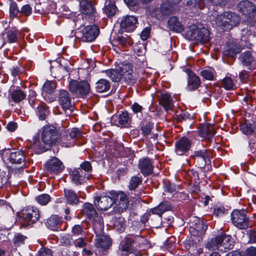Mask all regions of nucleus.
Masks as SVG:
<instances>
[{"label": "nucleus", "mask_w": 256, "mask_h": 256, "mask_svg": "<svg viewBox=\"0 0 256 256\" xmlns=\"http://www.w3.org/2000/svg\"><path fill=\"white\" fill-rule=\"evenodd\" d=\"M60 132L54 126L47 124L42 126L40 141L39 134L33 137V148L38 154L43 153L51 149L62 138Z\"/></svg>", "instance_id": "f257e3e1"}, {"label": "nucleus", "mask_w": 256, "mask_h": 256, "mask_svg": "<svg viewBox=\"0 0 256 256\" xmlns=\"http://www.w3.org/2000/svg\"><path fill=\"white\" fill-rule=\"evenodd\" d=\"M210 20L213 26L228 30L240 23V18L237 14L231 12H225L220 14H218L215 12L210 16Z\"/></svg>", "instance_id": "f03ea898"}, {"label": "nucleus", "mask_w": 256, "mask_h": 256, "mask_svg": "<svg viewBox=\"0 0 256 256\" xmlns=\"http://www.w3.org/2000/svg\"><path fill=\"white\" fill-rule=\"evenodd\" d=\"M40 216L38 208L28 206L16 212V220L20 229H29L39 220Z\"/></svg>", "instance_id": "7ed1b4c3"}, {"label": "nucleus", "mask_w": 256, "mask_h": 256, "mask_svg": "<svg viewBox=\"0 0 256 256\" xmlns=\"http://www.w3.org/2000/svg\"><path fill=\"white\" fill-rule=\"evenodd\" d=\"M234 244L230 236L222 233L208 240L205 247L210 251L220 250L226 252L233 248Z\"/></svg>", "instance_id": "20e7f679"}, {"label": "nucleus", "mask_w": 256, "mask_h": 256, "mask_svg": "<svg viewBox=\"0 0 256 256\" xmlns=\"http://www.w3.org/2000/svg\"><path fill=\"white\" fill-rule=\"evenodd\" d=\"M98 226L93 228L96 237L94 244L98 256H104L108 254L112 242L110 236L104 234V224Z\"/></svg>", "instance_id": "39448f33"}, {"label": "nucleus", "mask_w": 256, "mask_h": 256, "mask_svg": "<svg viewBox=\"0 0 256 256\" xmlns=\"http://www.w3.org/2000/svg\"><path fill=\"white\" fill-rule=\"evenodd\" d=\"M186 38L196 42L205 43L210 40V32L202 26H190L186 34Z\"/></svg>", "instance_id": "423d86ee"}, {"label": "nucleus", "mask_w": 256, "mask_h": 256, "mask_svg": "<svg viewBox=\"0 0 256 256\" xmlns=\"http://www.w3.org/2000/svg\"><path fill=\"white\" fill-rule=\"evenodd\" d=\"M80 214L85 218L86 220L90 221L92 224V228L98 226V225L104 224L102 219L98 216L94 204L85 202L82 206Z\"/></svg>", "instance_id": "0eeeda50"}, {"label": "nucleus", "mask_w": 256, "mask_h": 256, "mask_svg": "<svg viewBox=\"0 0 256 256\" xmlns=\"http://www.w3.org/2000/svg\"><path fill=\"white\" fill-rule=\"evenodd\" d=\"M114 64L115 68L113 69V82H119L122 78L128 82H132L134 80L130 64L116 62Z\"/></svg>", "instance_id": "6e6552de"}, {"label": "nucleus", "mask_w": 256, "mask_h": 256, "mask_svg": "<svg viewBox=\"0 0 256 256\" xmlns=\"http://www.w3.org/2000/svg\"><path fill=\"white\" fill-rule=\"evenodd\" d=\"M100 34V28L96 24L88 25L78 28L76 32V38L82 42L94 41Z\"/></svg>", "instance_id": "1a4fd4ad"}, {"label": "nucleus", "mask_w": 256, "mask_h": 256, "mask_svg": "<svg viewBox=\"0 0 256 256\" xmlns=\"http://www.w3.org/2000/svg\"><path fill=\"white\" fill-rule=\"evenodd\" d=\"M70 91L78 98H86L90 91V86L87 80H72L69 82Z\"/></svg>", "instance_id": "9d476101"}, {"label": "nucleus", "mask_w": 256, "mask_h": 256, "mask_svg": "<svg viewBox=\"0 0 256 256\" xmlns=\"http://www.w3.org/2000/svg\"><path fill=\"white\" fill-rule=\"evenodd\" d=\"M96 3L92 0H80V11L86 18H88L90 22H95L96 10Z\"/></svg>", "instance_id": "9b49d317"}, {"label": "nucleus", "mask_w": 256, "mask_h": 256, "mask_svg": "<svg viewBox=\"0 0 256 256\" xmlns=\"http://www.w3.org/2000/svg\"><path fill=\"white\" fill-rule=\"evenodd\" d=\"M128 204V198L124 192H113V211L118 213L125 212Z\"/></svg>", "instance_id": "f8f14e48"}, {"label": "nucleus", "mask_w": 256, "mask_h": 256, "mask_svg": "<svg viewBox=\"0 0 256 256\" xmlns=\"http://www.w3.org/2000/svg\"><path fill=\"white\" fill-rule=\"evenodd\" d=\"M109 194L110 196L102 193L94 197V204L98 210L106 211L112 206V191Z\"/></svg>", "instance_id": "ddd939ff"}, {"label": "nucleus", "mask_w": 256, "mask_h": 256, "mask_svg": "<svg viewBox=\"0 0 256 256\" xmlns=\"http://www.w3.org/2000/svg\"><path fill=\"white\" fill-rule=\"evenodd\" d=\"M232 222L234 226L241 230L248 227L249 219L244 210H234L231 214Z\"/></svg>", "instance_id": "4468645a"}, {"label": "nucleus", "mask_w": 256, "mask_h": 256, "mask_svg": "<svg viewBox=\"0 0 256 256\" xmlns=\"http://www.w3.org/2000/svg\"><path fill=\"white\" fill-rule=\"evenodd\" d=\"M64 166L62 161L56 156L48 160L44 165V170L50 174H58L64 170Z\"/></svg>", "instance_id": "2eb2a0df"}, {"label": "nucleus", "mask_w": 256, "mask_h": 256, "mask_svg": "<svg viewBox=\"0 0 256 256\" xmlns=\"http://www.w3.org/2000/svg\"><path fill=\"white\" fill-rule=\"evenodd\" d=\"M45 224L48 228L53 231L65 230L68 227L67 222L62 220V218L56 214H52L48 218Z\"/></svg>", "instance_id": "dca6fc26"}, {"label": "nucleus", "mask_w": 256, "mask_h": 256, "mask_svg": "<svg viewBox=\"0 0 256 256\" xmlns=\"http://www.w3.org/2000/svg\"><path fill=\"white\" fill-rule=\"evenodd\" d=\"M111 133L104 132L103 134L105 136L102 138L103 144L104 148L102 152V156L104 160L108 162L110 168L112 166V136L110 135Z\"/></svg>", "instance_id": "f3484780"}, {"label": "nucleus", "mask_w": 256, "mask_h": 256, "mask_svg": "<svg viewBox=\"0 0 256 256\" xmlns=\"http://www.w3.org/2000/svg\"><path fill=\"white\" fill-rule=\"evenodd\" d=\"M238 8L240 12L248 18L254 16L256 12V6L249 0L240 2L238 4Z\"/></svg>", "instance_id": "a211bd4d"}, {"label": "nucleus", "mask_w": 256, "mask_h": 256, "mask_svg": "<svg viewBox=\"0 0 256 256\" xmlns=\"http://www.w3.org/2000/svg\"><path fill=\"white\" fill-rule=\"evenodd\" d=\"M58 104L64 111L71 110L72 108V98L67 90H60L58 93Z\"/></svg>", "instance_id": "6ab92c4d"}, {"label": "nucleus", "mask_w": 256, "mask_h": 256, "mask_svg": "<svg viewBox=\"0 0 256 256\" xmlns=\"http://www.w3.org/2000/svg\"><path fill=\"white\" fill-rule=\"evenodd\" d=\"M199 133L200 136L206 140V146H208L215 134V130L212 124L207 123L200 125Z\"/></svg>", "instance_id": "aec40b11"}, {"label": "nucleus", "mask_w": 256, "mask_h": 256, "mask_svg": "<svg viewBox=\"0 0 256 256\" xmlns=\"http://www.w3.org/2000/svg\"><path fill=\"white\" fill-rule=\"evenodd\" d=\"M210 151L206 149L195 150L193 152L191 158L198 163V166L202 168L206 164V160L210 157Z\"/></svg>", "instance_id": "412c9836"}, {"label": "nucleus", "mask_w": 256, "mask_h": 256, "mask_svg": "<svg viewBox=\"0 0 256 256\" xmlns=\"http://www.w3.org/2000/svg\"><path fill=\"white\" fill-rule=\"evenodd\" d=\"M192 141L186 137H182L175 144V152L178 156L184 155L190 148Z\"/></svg>", "instance_id": "4be33fe9"}, {"label": "nucleus", "mask_w": 256, "mask_h": 256, "mask_svg": "<svg viewBox=\"0 0 256 256\" xmlns=\"http://www.w3.org/2000/svg\"><path fill=\"white\" fill-rule=\"evenodd\" d=\"M64 198L66 204L73 206H77L80 202L78 194L70 188L64 189Z\"/></svg>", "instance_id": "5701e85b"}, {"label": "nucleus", "mask_w": 256, "mask_h": 256, "mask_svg": "<svg viewBox=\"0 0 256 256\" xmlns=\"http://www.w3.org/2000/svg\"><path fill=\"white\" fill-rule=\"evenodd\" d=\"M68 172L72 182L76 186L82 184L84 182L86 177L88 176H86L85 172L80 170V168H70Z\"/></svg>", "instance_id": "b1692460"}, {"label": "nucleus", "mask_w": 256, "mask_h": 256, "mask_svg": "<svg viewBox=\"0 0 256 256\" xmlns=\"http://www.w3.org/2000/svg\"><path fill=\"white\" fill-rule=\"evenodd\" d=\"M137 18L134 16H127L124 18L120 23V28L126 32H132L136 28Z\"/></svg>", "instance_id": "393cba45"}, {"label": "nucleus", "mask_w": 256, "mask_h": 256, "mask_svg": "<svg viewBox=\"0 0 256 256\" xmlns=\"http://www.w3.org/2000/svg\"><path fill=\"white\" fill-rule=\"evenodd\" d=\"M138 167L144 176L151 174L153 172L152 163L150 160L147 157L140 160Z\"/></svg>", "instance_id": "a878e982"}, {"label": "nucleus", "mask_w": 256, "mask_h": 256, "mask_svg": "<svg viewBox=\"0 0 256 256\" xmlns=\"http://www.w3.org/2000/svg\"><path fill=\"white\" fill-rule=\"evenodd\" d=\"M242 64L246 66H250L252 68H256V55L253 56L250 52L242 53L239 58Z\"/></svg>", "instance_id": "bb28decb"}, {"label": "nucleus", "mask_w": 256, "mask_h": 256, "mask_svg": "<svg viewBox=\"0 0 256 256\" xmlns=\"http://www.w3.org/2000/svg\"><path fill=\"white\" fill-rule=\"evenodd\" d=\"M26 156L22 150L9 152L8 160L12 164H20L26 162Z\"/></svg>", "instance_id": "cd10ccee"}, {"label": "nucleus", "mask_w": 256, "mask_h": 256, "mask_svg": "<svg viewBox=\"0 0 256 256\" xmlns=\"http://www.w3.org/2000/svg\"><path fill=\"white\" fill-rule=\"evenodd\" d=\"M12 177L10 170L8 167L0 169V188H8L11 184L10 179Z\"/></svg>", "instance_id": "c85d7f7f"}, {"label": "nucleus", "mask_w": 256, "mask_h": 256, "mask_svg": "<svg viewBox=\"0 0 256 256\" xmlns=\"http://www.w3.org/2000/svg\"><path fill=\"white\" fill-rule=\"evenodd\" d=\"M159 102L166 111L172 110L174 106V101L170 94L168 92L160 94L159 96Z\"/></svg>", "instance_id": "c756f323"}, {"label": "nucleus", "mask_w": 256, "mask_h": 256, "mask_svg": "<svg viewBox=\"0 0 256 256\" xmlns=\"http://www.w3.org/2000/svg\"><path fill=\"white\" fill-rule=\"evenodd\" d=\"M8 96L9 102L12 100L16 103H19L26 98V95L20 88L18 87L9 92Z\"/></svg>", "instance_id": "7c9ffc66"}, {"label": "nucleus", "mask_w": 256, "mask_h": 256, "mask_svg": "<svg viewBox=\"0 0 256 256\" xmlns=\"http://www.w3.org/2000/svg\"><path fill=\"white\" fill-rule=\"evenodd\" d=\"M36 114L39 120L42 121L46 120L47 116L50 114V112L47 104L40 102L36 108Z\"/></svg>", "instance_id": "2f4dec72"}, {"label": "nucleus", "mask_w": 256, "mask_h": 256, "mask_svg": "<svg viewBox=\"0 0 256 256\" xmlns=\"http://www.w3.org/2000/svg\"><path fill=\"white\" fill-rule=\"evenodd\" d=\"M30 66L28 68L20 64L19 62L17 64L12 66L9 68L10 74L12 77L16 78L20 77L22 74H24L26 70H30Z\"/></svg>", "instance_id": "473e14b6"}, {"label": "nucleus", "mask_w": 256, "mask_h": 256, "mask_svg": "<svg viewBox=\"0 0 256 256\" xmlns=\"http://www.w3.org/2000/svg\"><path fill=\"white\" fill-rule=\"evenodd\" d=\"M188 74V90L191 91L196 90L200 84V78L192 72H189Z\"/></svg>", "instance_id": "72a5a7b5"}, {"label": "nucleus", "mask_w": 256, "mask_h": 256, "mask_svg": "<svg viewBox=\"0 0 256 256\" xmlns=\"http://www.w3.org/2000/svg\"><path fill=\"white\" fill-rule=\"evenodd\" d=\"M110 83L108 80L101 78L96 83V90L99 93H102L108 91L110 88Z\"/></svg>", "instance_id": "f704fd0d"}, {"label": "nucleus", "mask_w": 256, "mask_h": 256, "mask_svg": "<svg viewBox=\"0 0 256 256\" xmlns=\"http://www.w3.org/2000/svg\"><path fill=\"white\" fill-rule=\"evenodd\" d=\"M168 25L170 30L176 32H180L183 30V26L176 16H172L168 22Z\"/></svg>", "instance_id": "c9c22d12"}, {"label": "nucleus", "mask_w": 256, "mask_h": 256, "mask_svg": "<svg viewBox=\"0 0 256 256\" xmlns=\"http://www.w3.org/2000/svg\"><path fill=\"white\" fill-rule=\"evenodd\" d=\"M28 238L26 236L20 232H15L12 238V242L16 249L18 247L25 245Z\"/></svg>", "instance_id": "e433bc0d"}, {"label": "nucleus", "mask_w": 256, "mask_h": 256, "mask_svg": "<svg viewBox=\"0 0 256 256\" xmlns=\"http://www.w3.org/2000/svg\"><path fill=\"white\" fill-rule=\"evenodd\" d=\"M19 30L16 27L8 29L6 32V38L8 43H14L18 40V36L19 34Z\"/></svg>", "instance_id": "4c0bfd02"}, {"label": "nucleus", "mask_w": 256, "mask_h": 256, "mask_svg": "<svg viewBox=\"0 0 256 256\" xmlns=\"http://www.w3.org/2000/svg\"><path fill=\"white\" fill-rule=\"evenodd\" d=\"M56 83L52 80H46L42 86V90L44 93L54 94L56 88Z\"/></svg>", "instance_id": "58836bf2"}, {"label": "nucleus", "mask_w": 256, "mask_h": 256, "mask_svg": "<svg viewBox=\"0 0 256 256\" xmlns=\"http://www.w3.org/2000/svg\"><path fill=\"white\" fill-rule=\"evenodd\" d=\"M20 14V10L18 8L17 3L11 0L10 4L9 14L10 19L18 18V14Z\"/></svg>", "instance_id": "ea45409f"}, {"label": "nucleus", "mask_w": 256, "mask_h": 256, "mask_svg": "<svg viewBox=\"0 0 256 256\" xmlns=\"http://www.w3.org/2000/svg\"><path fill=\"white\" fill-rule=\"evenodd\" d=\"M114 226L119 232L122 233L124 230L126 226V220L121 216H118V217L115 218Z\"/></svg>", "instance_id": "a19ab883"}, {"label": "nucleus", "mask_w": 256, "mask_h": 256, "mask_svg": "<svg viewBox=\"0 0 256 256\" xmlns=\"http://www.w3.org/2000/svg\"><path fill=\"white\" fill-rule=\"evenodd\" d=\"M193 228L200 234H202L206 230L208 226L204 224L202 220L200 219H196L195 223L193 226Z\"/></svg>", "instance_id": "79ce46f5"}, {"label": "nucleus", "mask_w": 256, "mask_h": 256, "mask_svg": "<svg viewBox=\"0 0 256 256\" xmlns=\"http://www.w3.org/2000/svg\"><path fill=\"white\" fill-rule=\"evenodd\" d=\"M200 74L205 80H214L216 76V72L212 68H208L201 71Z\"/></svg>", "instance_id": "37998d69"}, {"label": "nucleus", "mask_w": 256, "mask_h": 256, "mask_svg": "<svg viewBox=\"0 0 256 256\" xmlns=\"http://www.w3.org/2000/svg\"><path fill=\"white\" fill-rule=\"evenodd\" d=\"M102 12L110 20H112V0H105Z\"/></svg>", "instance_id": "c03bdc74"}, {"label": "nucleus", "mask_w": 256, "mask_h": 256, "mask_svg": "<svg viewBox=\"0 0 256 256\" xmlns=\"http://www.w3.org/2000/svg\"><path fill=\"white\" fill-rule=\"evenodd\" d=\"M142 182L141 176H134L130 180L128 188L130 190L136 189Z\"/></svg>", "instance_id": "a18cd8bd"}, {"label": "nucleus", "mask_w": 256, "mask_h": 256, "mask_svg": "<svg viewBox=\"0 0 256 256\" xmlns=\"http://www.w3.org/2000/svg\"><path fill=\"white\" fill-rule=\"evenodd\" d=\"M36 200L42 206H45L50 200V196L48 194H43L36 196Z\"/></svg>", "instance_id": "49530a36"}, {"label": "nucleus", "mask_w": 256, "mask_h": 256, "mask_svg": "<svg viewBox=\"0 0 256 256\" xmlns=\"http://www.w3.org/2000/svg\"><path fill=\"white\" fill-rule=\"evenodd\" d=\"M154 128V124L150 122H146L141 126L142 134L144 136H148L152 132Z\"/></svg>", "instance_id": "de8ad7c7"}, {"label": "nucleus", "mask_w": 256, "mask_h": 256, "mask_svg": "<svg viewBox=\"0 0 256 256\" xmlns=\"http://www.w3.org/2000/svg\"><path fill=\"white\" fill-rule=\"evenodd\" d=\"M32 12V8L29 4L23 5L20 10V14L22 16L28 17Z\"/></svg>", "instance_id": "09e8293b"}, {"label": "nucleus", "mask_w": 256, "mask_h": 256, "mask_svg": "<svg viewBox=\"0 0 256 256\" xmlns=\"http://www.w3.org/2000/svg\"><path fill=\"white\" fill-rule=\"evenodd\" d=\"M241 130L242 132L246 135L254 134L255 135L254 126L250 123H246L242 126Z\"/></svg>", "instance_id": "8fccbe9b"}, {"label": "nucleus", "mask_w": 256, "mask_h": 256, "mask_svg": "<svg viewBox=\"0 0 256 256\" xmlns=\"http://www.w3.org/2000/svg\"><path fill=\"white\" fill-rule=\"evenodd\" d=\"M60 240L62 244L66 246H72L74 242L72 236L68 234L61 236Z\"/></svg>", "instance_id": "3c124183"}, {"label": "nucleus", "mask_w": 256, "mask_h": 256, "mask_svg": "<svg viewBox=\"0 0 256 256\" xmlns=\"http://www.w3.org/2000/svg\"><path fill=\"white\" fill-rule=\"evenodd\" d=\"M80 170L82 171L84 170V172L85 174L87 172L88 174L91 173L92 170V164L89 161L85 160L83 162L82 164H80Z\"/></svg>", "instance_id": "603ef678"}, {"label": "nucleus", "mask_w": 256, "mask_h": 256, "mask_svg": "<svg viewBox=\"0 0 256 256\" xmlns=\"http://www.w3.org/2000/svg\"><path fill=\"white\" fill-rule=\"evenodd\" d=\"M222 86L226 90H230L233 88L234 83L231 78L226 77L222 82Z\"/></svg>", "instance_id": "864d4df0"}, {"label": "nucleus", "mask_w": 256, "mask_h": 256, "mask_svg": "<svg viewBox=\"0 0 256 256\" xmlns=\"http://www.w3.org/2000/svg\"><path fill=\"white\" fill-rule=\"evenodd\" d=\"M36 256H53L52 250L48 248H41Z\"/></svg>", "instance_id": "5fc2aeb1"}, {"label": "nucleus", "mask_w": 256, "mask_h": 256, "mask_svg": "<svg viewBox=\"0 0 256 256\" xmlns=\"http://www.w3.org/2000/svg\"><path fill=\"white\" fill-rule=\"evenodd\" d=\"M246 236L248 238V244H256V231L250 230L246 232Z\"/></svg>", "instance_id": "6e6d98bb"}, {"label": "nucleus", "mask_w": 256, "mask_h": 256, "mask_svg": "<svg viewBox=\"0 0 256 256\" xmlns=\"http://www.w3.org/2000/svg\"><path fill=\"white\" fill-rule=\"evenodd\" d=\"M129 120L128 114L127 112H122L119 114L118 117V122L120 125H125Z\"/></svg>", "instance_id": "4d7b16f0"}, {"label": "nucleus", "mask_w": 256, "mask_h": 256, "mask_svg": "<svg viewBox=\"0 0 256 256\" xmlns=\"http://www.w3.org/2000/svg\"><path fill=\"white\" fill-rule=\"evenodd\" d=\"M73 244L76 247L82 248L86 246L88 244V243L86 242L84 238L80 237L74 240L73 242Z\"/></svg>", "instance_id": "13d9d810"}, {"label": "nucleus", "mask_w": 256, "mask_h": 256, "mask_svg": "<svg viewBox=\"0 0 256 256\" xmlns=\"http://www.w3.org/2000/svg\"><path fill=\"white\" fill-rule=\"evenodd\" d=\"M72 232L73 236H80L84 233L82 227L80 224H76L72 228Z\"/></svg>", "instance_id": "bf43d9fd"}, {"label": "nucleus", "mask_w": 256, "mask_h": 256, "mask_svg": "<svg viewBox=\"0 0 256 256\" xmlns=\"http://www.w3.org/2000/svg\"><path fill=\"white\" fill-rule=\"evenodd\" d=\"M132 240L130 238H127L125 244L122 246V251L126 252H130L132 250Z\"/></svg>", "instance_id": "052dcab7"}, {"label": "nucleus", "mask_w": 256, "mask_h": 256, "mask_svg": "<svg viewBox=\"0 0 256 256\" xmlns=\"http://www.w3.org/2000/svg\"><path fill=\"white\" fill-rule=\"evenodd\" d=\"M82 135V132L78 128H72L71 131L69 132V136L72 139L76 138L78 136H80Z\"/></svg>", "instance_id": "680f3d73"}, {"label": "nucleus", "mask_w": 256, "mask_h": 256, "mask_svg": "<svg viewBox=\"0 0 256 256\" xmlns=\"http://www.w3.org/2000/svg\"><path fill=\"white\" fill-rule=\"evenodd\" d=\"M226 212V210L223 206L216 207L214 208V214L218 217L223 216Z\"/></svg>", "instance_id": "e2e57ef3"}, {"label": "nucleus", "mask_w": 256, "mask_h": 256, "mask_svg": "<svg viewBox=\"0 0 256 256\" xmlns=\"http://www.w3.org/2000/svg\"><path fill=\"white\" fill-rule=\"evenodd\" d=\"M159 204L161 206L160 209L163 211V214L166 211L171 210L172 209V206L168 202H162Z\"/></svg>", "instance_id": "0e129e2a"}, {"label": "nucleus", "mask_w": 256, "mask_h": 256, "mask_svg": "<svg viewBox=\"0 0 256 256\" xmlns=\"http://www.w3.org/2000/svg\"><path fill=\"white\" fill-rule=\"evenodd\" d=\"M45 12L41 2H36L34 6V12L38 14H42Z\"/></svg>", "instance_id": "69168bd1"}, {"label": "nucleus", "mask_w": 256, "mask_h": 256, "mask_svg": "<svg viewBox=\"0 0 256 256\" xmlns=\"http://www.w3.org/2000/svg\"><path fill=\"white\" fill-rule=\"evenodd\" d=\"M7 130L10 132H14L18 128V124L16 122L11 121L8 122L6 126Z\"/></svg>", "instance_id": "338daca9"}, {"label": "nucleus", "mask_w": 256, "mask_h": 256, "mask_svg": "<svg viewBox=\"0 0 256 256\" xmlns=\"http://www.w3.org/2000/svg\"><path fill=\"white\" fill-rule=\"evenodd\" d=\"M246 256H256V248L250 246L246 248L244 252Z\"/></svg>", "instance_id": "774afa93"}]
</instances>
